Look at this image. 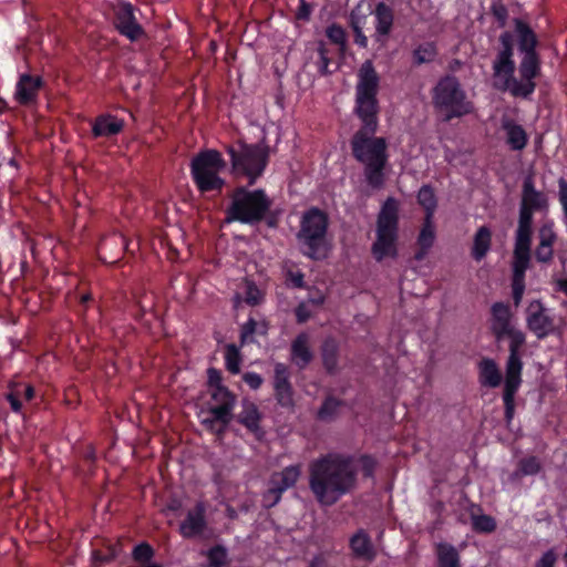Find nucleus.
Returning a JSON list of instances; mask_svg holds the SVG:
<instances>
[{"mask_svg": "<svg viewBox=\"0 0 567 567\" xmlns=\"http://www.w3.org/2000/svg\"><path fill=\"white\" fill-rule=\"evenodd\" d=\"M355 87V113L362 126L351 138L353 157L363 165L364 177L372 188L384 184V168L388 164V143L384 137L374 136L378 128V86L379 75L371 60L362 63L358 72Z\"/></svg>", "mask_w": 567, "mask_h": 567, "instance_id": "obj_1", "label": "nucleus"}, {"mask_svg": "<svg viewBox=\"0 0 567 567\" xmlns=\"http://www.w3.org/2000/svg\"><path fill=\"white\" fill-rule=\"evenodd\" d=\"M309 488L320 506L330 507L351 494L358 484L354 457L328 453L309 464Z\"/></svg>", "mask_w": 567, "mask_h": 567, "instance_id": "obj_2", "label": "nucleus"}, {"mask_svg": "<svg viewBox=\"0 0 567 567\" xmlns=\"http://www.w3.org/2000/svg\"><path fill=\"white\" fill-rule=\"evenodd\" d=\"M491 329L497 341L509 340V357L506 362V374L503 401L505 417L509 422L514 415V398L522 383V368L519 349L525 342L524 333L513 323L509 306L504 302H495L491 309Z\"/></svg>", "mask_w": 567, "mask_h": 567, "instance_id": "obj_3", "label": "nucleus"}, {"mask_svg": "<svg viewBox=\"0 0 567 567\" xmlns=\"http://www.w3.org/2000/svg\"><path fill=\"white\" fill-rule=\"evenodd\" d=\"M503 49L493 62V86L503 92H511L514 96L526 97L532 93V47L524 41L525 55L519 66L522 80L514 78L515 63L513 56V34L504 32L501 35Z\"/></svg>", "mask_w": 567, "mask_h": 567, "instance_id": "obj_4", "label": "nucleus"}, {"mask_svg": "<svg viewBox=\"0 0 567 567\" xmlns=\"http://www.w3.org/2000/svg\"><path fill=\"white\" fill-rule=\"evenodd\" d=\"M532 236V175L524 179L523 199L520 208L519 225L516 235V243L513 257V299L516 306L519 305L525 290V271L529 266V245Z\"/></svg>", "mask_w": 567, "mask_h": 567, "instance_id": "obj_5", "label": "nucleus"}, {"mask_svg": "<svg viewBox=\"0 0 567 567\" xmlns=\"http://www.w3.org/2000/svg\"><path fill=\"white\" fill-rule=\"evenodd\" d=\"M329 217L317 208L306 210L300 219L297 241L303 256L312 260L326 259L331 250L328 238Z\"/></svg>", "mask_w": 567, "mask_h": 567, "instance_id": "obj_6", "label": "nucleus"}, {"mask_svg": "<svg viewBox=\"0 0 567 567\" xmlns=\"http://www.w3.org/2000/svg\"><path fill=\"white\" fill-rule=\"evenodd\" d=\"M230 173L237 179H246L252 186L262 176L269 162V147L265 144L243 142L227 146Z\"/></svg>", "mask_w": 567, "mask_h": 567, "instance_id": "obj_7", "label": "nucleus"}, {"mask_svg": "<svg viewBox=\"0 0 567 567\" xmlns=\"http://www.w3.org/2000/svg\"><path fill=\"white\" fill-rule=\"evenodd\" d=\"M377 238L371 252L377 261L398 257L399 206L393 197H389L378 215Z\"/></svg>", "mask_w": 567, "mask_h": 567, "instance_id": "obj_8", "label": "nucleus"}, {"mask_svg": "<svg viewBox=\"0 0 567 567\" xmlns=\"http://www.w3.org/2000/svg\"><path fill=\"white\" fill-rule=\"evenodd\" d=\"M272 205V200L264 189L248 190L237 187L231 195V204L227 209V219L254 225L261 221Z\"/></svg>", "mask_w": 567, "mask_h": 567, "instance_id": "obj_9", "label": "nucleus"}, {"mask_svg": "<svg viewBox=\"0 0 567 567\" xmlns=\"http://www.w3.org/2000/svg\"><path fill=\"white\" fill-rule=\"evenodd\" d=\"M432 101L435 109L445 113V120L462 117L474 112V104L467 99L458 79L445 75L433 89Z\"/></svg>", "mask_w": 567, "mask_h": 567, "instance_id": "obj_10", "label": "nucleus"}, {"mask_svg": "<svg viewBox=\"0 0 567 567\" xmlns=\"http://www.w3.org/2000/svg\"><path fill=\"white\" fill-rule=\"evenodd\" d=\"M226 167V162L216 150L199 152L190 163L193 181L200 193H220L225 181L219 173Z\"/></svg>", "mask_w": 567, "mask_h": 567, "instance_id": "obj_11", "label": "nucleus"}, {"mask_svg": "<svg viewBox=\"0 0 567 567\" xmlns=\"http://www.w3.org/2000/svg\"><path fill=\"white\" fill-rule=\"evenodd\" d=\"M301 475V465L295 464L286 466L280 472H275L271 474L269 478V487L268 489L262 494V504L266 508H271L276 506L281 497L282 494L293 487L296 483L298 482L299 477Z\"/></svg>", "mask_w": 567, "mask_h": 567, "instance_id": "obj_12", "label": "nucleus"}, {"mask_svg": "<svg viewBox=\"0 0 567 567\" xmlns=\"http://www.w3.org/2000/svg\"><path fill=\"white\" fill-rule=\"evenodd\" d=\"M371 14L373 16L374 23L373 44L378 51L383 50L388 47L394 27L393 9L385 2H379Z\"/></svg>", "mask_w": 567, "mask_h": 567, "instance_id": "obj_13", "label": "nucleus"}, {"mask_svg": "<svg viewBox=\"0 0 567 567\" xmlns=\"http://www.w3.org/2000/svg\"><path fill=\"white\" fill-rule=\"evenodd\" d=\"M290 377V370L285 363L277 362L275 364L272 379L274 396L281 408L292 411L295 408V390Z\"/></svg>", "mask_w": 567, "mask_h": 567, "instance_id": "obj_14", "label": "nucleus"}, {"mask_svg": "<svg viewBox=\"0 0 567 567\" xmlns=\"http://www.w3.org/2000/svg\"><path fill=\"white\" fill-rule=\"evenodd\" d=\"M210 401L208 412L214 413L216 419L224 423H230L233 411L236 405V396L226 386L218 385L209 391Z\"/></svg>", "mask_w": 567, "mask_h": 567, "instance_id": "obj_15", "label": "nucleus"}, {"mask_svg": "<svg viewBox=\"0 0 567 567\" xmlns=\"http://www.w3.org/2000/svg\"><path fill=\"white\" fill-rule=\"evenodd\" d=\"M114 25L120 34L126 37L130 41H137L144 35L142 25L134 16V8L131 3H122L116 12Z\"/></svg>", "mask_w": 567, "mask_h": 567, "instance_id": "obj_16", "label": "nucleus"}, {"mask_svg": "<svg viewBox=\"0 0 567 567\" xmlns=\"http://www.w3.org/2000/svg\"><path fill=\"white\" fill-rule=\"evenodd\" d=\"M206 505L197 502L194 508L189 509L179 524V534L186 538H196L204 535L207 529Z\"/></svg>", "mask_w": 567, "mask_h": 567, "instance_id": "obj_17", "label": "nucleus"}, {"mask_svg": "<svg viewBox=\"0 0 567 567\" xmlns=\"http://www.w3.org/2000/svg\"><path fill=\"white\" fill-rule=\"evenodd\" d=\"M127 249V240L121 234H112L104 237L97 248L100 260L105 264H114Z\"/></svg>", "mask_w": 567, "mask_h": 567, "instance_id": "obj_18", "label": "nucleus"}, {"mask_svg": "<svg viewBox=\"0 0 567 567\" xmlns=\"http://www.w3.org/2000/svg\"><path fill=\"white\" fill-rule=\"evenodd\" d=\"M313 359L310 338L306 332L299 333L290 344V361L299 370L306 369Z\"/></svg>", "mask_w": 567, "mask_h": 567, "instance_id": "obj_19", "label": "nucleus"}, {"mask_svg": "<svg viewBox=\"0 0 567 567\" xmlns=\"http://www.w3.org/2000/svg\"><path fill=\"white\" fill-rule=\"evenodd\" d=\"M539 309L534 310V334L538 339L547 336H559L560 319L550 313L549 310L544 309L538 305Z\"/></svg>", "mask_w": 567, "mask_h": 567, "instance_id": "obj_20", "label": "nucleus"}, {"mask_svg": "<svg viewBox=\"0 0 567 567\" xmlns=\"http://www.w3.org/2000/svg\"><path fill=\"white\" fill-rule=\"evenodd\" d=\"M41 86V76L21 74L16 85L14 97L20 104L27 105L35 100Z\"/></svg>", "mask_w": 567, "mask_h": 567, "instance_id": "obj_21", "label": "nucleus"}, {"mask_svg": "<svg viewBox=\"0 0 567 567\" xmlns=\"http://www.w3.org/2000/svg\"><path fill=\"white\" fill-rule=\"evenodd\" d=\"M349 546L355 558L372 561L375 558V549L370 535L364 529H359L349 540Z\"/></svg>", "mask_w": 567, "mask_h": 567, "instance_id": "obj_22", "label": "nucleus"}, {"mask_svg": "<svg viewBox=\"0 0 567 567\" xmlns=\"http://www.w3.org/2000/svg\"><path fill=\"white\" fill-rule=\"evenodd\" d=\"M502 372L493 359L483 358L478 362V381L482 386L497 388L502 383Z\"/></svg>", "mask_w": 567, "mask_h": 567, "instance_id": "obj_23", "label": "nucleus"}, {"mask_svg": "<svg viewBox=\"0 0 567 567\" xmlns=\"http://www.w3.org/2000/svg\"><path fill=\"white\" fill-rule=\"evenodd\" d=\"M123 127V120L111 114H105L95 118L92 133L95 137H111L122 132Z\"/></svg>", "mask_w": 567, "mask_h": 567, "instance_id": "obj_24", "label": "nucleus"}, {"mask_svg": "<svg viewBox=\"0 0 567 567\" xmlns=\"http://www.w3.org/2000/svg\"><path fill=\"white\" fill-rule=\"evenodd\" d=\"M556 240V234L551 226L545 225L539 229V245L534 249V258L546 262L553 257V245Z\"/></svg>", "mask_w": 567, "mask_h": 567, "instance_id": "obj_25", "label": "nucleus"}, {"mask_svg": "<svg viewBox=\"0 0 567 567\" xmlns=\"http://www.w3.org/2000/svg\"><path fill=\"white\" fill-rule=\"evenodd\" d=\"M502 127L506 134V143L512 150L518 151L526 146L527 134L520 125L506 120L503 121Z\"/></svg>", "mask_w": 567, "mask_h": 567, "instance_id": "obj_26", "label": "nucleus"}, {"mask_svg": "<svg viewBox=\"0 0 567 567\" xmlns=\"http://www.w3.org/2000/svg\"><path fill=\"white\" fill-rule=\"evenodd\" d=\"M34 396V389L30 384L18 383L10 386V391L6 394V399L10 403L13 412H20L22 408L23 398L25 401H30Z\"/></svg>", "mask_w": 567, "mask_h": 567, "instance_id": "obj_27", "label": "nucleus"}, {"mask_svg": "<svg viewBox=\"0 0 567 567\" xmlns=\"http://www.w3.org/2000/svg\"><path fill=\"white\" fill-rule=\"evenodd\" d=\"M435 240V231L432 219L424 218L423 227L417 237V244L420 246V250L415 254L416 260H422L430 248L433 246Z\"/></svg>", "mask_w": 567, "mask_h": 567, "instance_id": "obj_28", "label": "nucleus"}, {"mask_svg": "<svg viewBox=\"0 0 567 567\" xmlns=\"http://www.w3.org/2000/svg\"><path fill=\"white\" fill-rule=\"evenodd\" d=\"M436 557L439 567H461L460 554L449 543L436 544Z\"/></svg>", "mask_w": 567, "mask_h": 567, "instance_id": "obj_29", "label": "nucleus"}, {"mask_svg": "<svg viewBox=\"0 0 567 567\" xmlns=\"http://www.w3.org/2000/svg\"><path fill=\"white\" fill-rule=\"evenodd\" d=\"M491 230L486 226L480 227L474 236L472 248V256L475 260L480 261L486 256L491 247Z\"/></svg>", "mask_w": 567, "mask_h": 567, "instance_id": "obj_30", "label": "nucleus"}, {"mask_svg": "<svg viewBox=\"0 0 567 567\" xmlns=\"http://www.w3.org/2000/svg\"><path fill=\"white\" fill-rule=\"evenodd\" d=\"M339 347L333 339H327L321 347V357L324 369L328 373L333 374L338 369Z\"/></svg>", "mask_w": 567, "mask_h": 567, "instance_id": "obj_31", "label": "nucleus"}, {"mask_svg": "<svg viewBox=\"0 0 567 567\" xmlns=\"http://www.w3.org/2000/svg\"><path fill=\"white\" fill-rule=\"evenodd\" d=\"M238 422L251 432L259 430L260 413L257 405L252 402H244L243 410L238 415Z\"/></svg>", "mask_w": 567, "mask_h": 567, "instance_id": "obj_32", "label": "nucleus"}, {"mask_svg": "<svg viewBox=\"0 0 567 567\" xmlns=\"http://www.w3.org/2000/svg\"><path fill=\"white\" fill-rule=\"evenodd\" d=\"M437 55V49L434 42H424L419 44L412 51L413 64L419 66L425 63H431Z\"/></svg>", "mask_w": 567, "mask_h": 567, "instance_id": "obj_33", "label": "nucleus"}, {"mask_svg": "<svg viewBox=\"0 0 567 567\" xmlns=\"http://www.w3.org/2000/svg\"><path fill=\"white\" fill-rule=\"evenodd\" d=\"M326 37L338 48L340 55H344L348 47V35L342 25L331 23L326 28Z\"/></svg>", "mask_w": 567, "mask_h": 567, "instance_id": "obj_34", "label": "nucleus"}, {"mask_svg": "<svg viewBox=\"0 0 567 567\" xmlns=\"http://www.w3.org/2000/svg\"><path fill=\"white\" fill-rule=\"evenodd\" d=\"M417 202L425 210V218L432 219L437 206L433 188L429 185H423L417 193Z\"/></svg>", "mask_w": 567, "mask_h": 567, "instance_id": "obj_35", "label": "nucleus"}, {"mask_svg": "<svg viewBox=\"0 0 567 567\" xmlns=\"http://www.w3.org/2000/svg\"><path fill=\"white\" fill-rule=\"evenodd\" d=\"M200 423L206 430L216 434L218 437H223L229 423L221 422L220 419H216L214 413L202 411Z\"/></svg>", "mask_w": 567, "mask_h": 567, "instance_id": "obj_36", "label": "nucleus"}, {"mask_svg": "<svg viewBox=\"0 0 567 567\" xmlns=\"http://www.w3.org/2000/svg\"><path fill=\"white\" fill-rule=\"evenodd\" d=\"M241 357L238 348L230 343L225 349V365L231 374H238L240 371Z\"/></svg>", "mask_w": 567, "mask_h": 567, "instance_id": "obj_37", "label": "nucleus"}, {"mask_svg": "<svg viewBox=\"0 0 567 567\" xmlns=\"http://www.w3.org/2000/svg\"><path fill=\"white\" fill-rule=\"evenodd\" d=\"M317 54H318V60L316 62L317 64V68H318V72L321 74V75H327V74H330L331 71L329 70V65L331 63V58H330V51L327 47V43L323 41V40H319L317 42Z\"/></svg>", "mask_w": 567, "mask_h": 567, "instance_id": "obj_38", "label": "nucleus"}, {"mask_svg": "<svg viewBox=\"0 0 567 567\" xmlns=\"http://www.w3.org/2000/svg\"><path fill=\"white\" fill-rule=\"evenodd\" d=\"M472 525L474 530L478 533H492L496 529V522L488 515L472 516Z\"/></svg>", "mask_w": 567, "mask_h": 567, "instance_id": "obj_39", "label": "nucleus"}, {"mask_svg": "<svg viewBox=\"0 0 567 567\" xmlns=\"http://www.w3.org/2000/svg\"><path fill=\"white\" fill-rule=\"evenodd\" d=\"M341 402L336 398H327L318 411V417L322 421L333 417L340 406Z\"/></svg>", "mask_w": 567, "mask_h": 567, "instance_id": "obj_40", "label": "nucleus"}, {"mask_svg": "<svg viewBox=\"0 0 567 567\" xmlns=\"http://www.w3.org/2000/svg\"><path fill=\"white\" fill-rule=\"evenodd\" d=\"M207 558L210 567H223L227 560L225 547L217 545L207 551Z\"/></svg>", "mask_w": 567, "mask_h": 567, "instance_id": "obj_41", "label": "nucleus"}, {"mask_svg": "<svg viewBox=\"0 0 567 567\" xmlns=\"http://www.w3.org/2000/svg\"><path fill=\"white\" fill-rule=\"evenodd\" d=\"M305 275L299 269L289 268L286 271V280L287 284L293 288H303L305 286Z\"/></svg>", "mask_w": 567, "mask_h": 567, "instance_id": "obj_42", "label": "nucleus"}, {"mask_svg": "<svg viewBox=\"0 0 567 567\" xmlns=\"http://www.w3.org/2000/svg\"><path fill=\"white\" fill-rule=\"evenodd\" d=\"M368 16L362 13L359 8H354L349 16V24L352 30H363L367 23Z\"/></svg>", "mask_w": 567, "mask_h": 567, "instance_id": "obj_43", "label": "nucleus"}, {"mask_svg": "<svg viewBox=\"0 0 567 567\" xmlns=\"http://www.w3.org/2000/svg\"><path fill=\"white\" fill-rule=\"evenodd\" d=\"M262 299L260 290L255 284H248L245 292V301L250 306L258 305Z\"/></svg>", "mask_w": 567, "mask_h": 567, "instance_id": "obj_44", "label": "nucleus"}, {"mask_svg": "<svg viewBox=\"0 0 567 567\" xmlns=\"http://www.w3.org/2000/svg\"><path fill=\"white\" fill-rule=\"evenodd\" d=\"M312 13V6L306 0H299V6L296 10L295 17L299 21H309Z\"/></svg>", "mask_w": 567, "mask_h": 567, "instance_id": "obj_45", "label": "nucleus"}, {"mask_svg": "<svg viewBox=\"0 0 567 567\" xmlns=\"http://www.w3.org/2000/svg\"><path fill=\"white\" fill-rule=\"evenodd\" d=\"M258 331V322L249 318L241 327V340L245 342Z\"/></svg>", "mask_w": 567, "mask_h": 567, "instance_id": "obj_46", "label": "nucleus"}, {"mask_svg": "<svg viewBox=\"0 0 567 567\" xmlns=\"http://www.w3.org/2000/svg\"><path fill=\"white\" fill-rule=\"evenodd\" d=\"M529 474H532V458H525L520 461L519 467L511 475V480H519Z\"/></svg>", "mask_w": 567, "mask_h": 567, "instance_id": "obj_47", "label": "nucleus"}, {"mask_svg": "<svg viewBox=\"0 0 567 567\" xmlns=\"http://www.w3.org/2000/svg\"><path fill=\"white\" fill-rule=\"evenodd\" d=\"M243 380L252 390H257L261 386L264 379L259 373L247 372L244 374Z\"/></svg>", "mask_w": 567, "mask_h": 567, "instance_id": "obj_48", "label": "nucleus"}, {"mask_svg": "<svg viewBox=\"0 0 567 567\" xmlns=\"http://www.w3.org/2000/svg\"><path fill=\"white\" fill-rule=\"evenodd\" d=\"M557 555L553 549L547 550L537 561L536 567H555Z\"/></svg>", "mask_w": 567, "mask_h": 567, "instance_id": "obj_49", "label": "nucleus"}, {"mask_svg": "<svg viewBox=\"0 0 567 567\" xmlns=\"http://www.w3.org/2000/svg\"><path fill=\"white\" fill-rule=\"evenodd\" d=\"M492 12L495 16V18L498 20L501 25H504L507 19V9L502 3H494L492 6Z\"/></svg>", "mask_w": 567, "mask_h": 567, "instance_id": "obj_50", "label": "nucleus"}, {"mask_svg": "<svg viewBox=\"0 0 567 567\" xmlns=\"http://www.w3.org/2000/svg\"><path fill=\"white\" fill-rule=\"evenodd\" d=\"M297 321L299 323L306 322L310 317L311 312L305 302H301L295 310Z\"/></svg>", "mask_w": 567, "mask_h": 567, "instance_id": "obj_51", "label": "nucleus"}, {"mask_svg": "<svg viewBox=\"0 0 567 567\" xmlns=\"http://www.w3.org/2000/svg\"><path fill=\"white\" fill-rule=\"evenodd\" d=\"M207 374H208V385L210 388L209 391L212 389H214L215 386L223 385L221 384V375L218 370L210 368V369H208Z\"/></svg>", "mask_w": 567, "mask_h": 567, "instance_id": "obj_52", "label": "nucleus"}, {"mask_svg": "<svg viewBox=\"0 0 567 567\" xmlns=\"http://www.w3.org/2000/svg\"><path fill=\"white\" fill-rule=\"evenodd\" d=\"M352 31L354 34V43L362 49L368 48L369 40L368 37L364 34L363 30L358 29Z\"/></svg>", "mask_w": 567, "mask_h": 567, "instance_id": "obj_53", "label": "nucleus"}, {"mask_svg": "<svg viewBox=\"0 0 567 567\" xmlns=\"http://www.w3.org/2000/svg\"><path fill=\"white\" fill-rule=\"evenodd\" d=\"M364 476H372L375 467L374 461L370 456H362Z\"/></svg>", "mask_w": 567, "mask_h": 567, "instance_id": "obj_54", "label": "nucleus"}, {"mask_svg": "<svg viewBox=\"0 0 567 567\" xmlns=\"http://www.w3.org/2000/svg\"><path fill=\"white\" fill-rule=\"evenodd\" d=\"M324 295L318 290L316 292H311L308 298V301L315 306H321L324 302Z\"/></svg>", "mask_w": 567, "mask_h": 567, "instance_id": "obj_55", "label": "nucleus"}, {"mask_svg": "<svg viewBox=\"0 0 567 567\" xmlns=\"http://www.w3.org/2000/svg\"><path fill=\"white\" fill-rule=\"evenodd\" d=\"M537 38H536V33L534 32V63H533V66H534V80L538 76V73H539V69H540V62H539V59L537 56V53H536V47H537Z\"/></svg>", "mask_w": 567, "mask_h": 567, "instance_id": "obj_56", "label": "nucleus"}, {"mask_svg": "<svg viewBox=\"0 0 567 567\" xmlns=\"http://www.w3.org/2000/svg\"><path fill=\"white\" fill-rule=\"evenodd\" d=\"M115 557V554L114 553H111L110 555H102L100 551L97 550H94L93 551V559L94 561H99V563H109L111 561L112 559H114Z\"/></svg>", "mask_w": 567, "mask_h": 567, "instance_id": "obj_57", "label": "nucleus"}, {"mask_svg": "<svg viewBox=\"0 0 567 567\" xmlns=\"http://www.w3.org/2000/svg\"><path fill=\"white\" fill-rule=\"evenodd\" d=\"M323 566H324V559L320 555L315 556L309 564V567H323Z\"/></svg>", "mask_w": 567, "mask_h": 567, "instance_id": "obj_58", "label": "nucleus"}, {"mask_svg": "<svg viewBox=\"0 0 567 567\" xmlns=\"http://www.w3.org/2000/svg\"><path fill=\"white\" fill-rule=\"evenodd\" d=\"M556 284L557 290L567 296V278L558 279Z\"/></svg>", "mask_w": 567, "mask_h": 567, "instance_id": "obj_59", "label": "nucleus"}, {"mask_svg": "<svg viewBox=\"0 0 567 567\" xmlns=\"http://www.w3.org/2000/svg\"><path fill=\"white\" fill-rule=\"evenodd\" d=\"M543 196L539 192L534 189V210L542 206Z\"/></svg>", "mask_w": 567, "mask_h": 567, "instance_id": "obj_60", "label": "nucleus"}, {"mask_svg": "<svg viewBox=\"0 0 567 567\" xmlns=\"http://www.w3.org/2000/svg\"><path fill=\"white\" fill-rule=\"evenodd\" d=\"M544 22L545 27H547L549 24V19L546 17V16H542V17H538L537 18V22L536 24L534 25V28H538V29H543L540 22Z\"/></svg>", "mask_w": 567, "mask_h": 567, "instance_id": "obj_61", "label": "nucleus"}, {"mask_svg": "<svg viewBox=\"0 0 567 567\" xmlns=\"http://www.w3.org/2000/svg\"><path fill=\"white\" fill-rule=\"evenodd\" d=\"M533 471H534V475H536L539 471H540V464L538 462H536V458L534 457V467H533Z\"/></svg>", "mask_w": 567, "mask_h": 567, "instance_id": "obj_62", "label": "nucleus"}, {"mask_svg": "<svg viewBox=\"0 0 567 567\" xmlns=\"http://www.w3.org/2000/svg\"><path fill=\"white\" fill-rule=\"evenodd\" d=\"M526 322H527V324H528V326H530V324H532V313H527V316H526Z\"/></svg>", "mask_w": 567, "mask_h": 567, "instance_id": "obj_63", "label": "nucleus"}, {"mask_svg": "<svg viewBox=\"0 0 567 567\" xmlns=\"http://www.w3.org/2000/svg\"><path fill=\"white\" fill-rule=\"evenodd\" d=\"M87 299H89V296H83V297H82V300H83V301H86Z\"/></svg>", "mask_w": 567, "mask_h": 567, "instance_id": "obj_64", "label": "nucleus"}]
</instances>
